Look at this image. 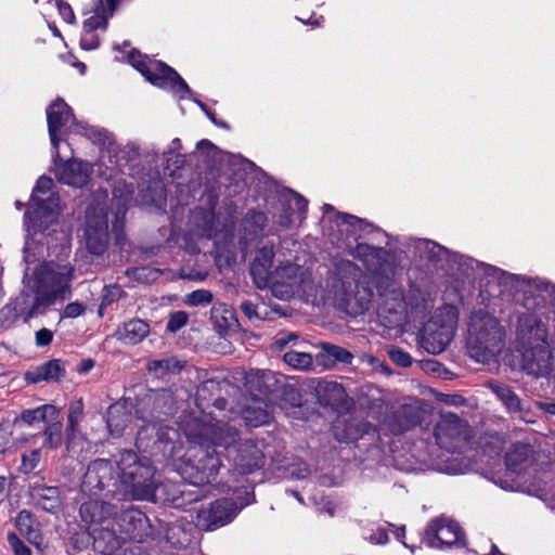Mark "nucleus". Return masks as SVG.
I'll use <instances>...</instances> for the list:
<instances>
[{
	"label": "nucleus",
	"instance_id": "obj_1",
	"mask_svg": "<svg viewBox=\"0 0 555 555\" xmlns=\"http://www.w3.org/2000/svg\"><path fill=\"white\" fill-rule=\"evenodd\" d=\"M98 474L105 498L124 492L134 500H146L153 492V468L142 463L134 451L124 450L116 463L99 459Z\"/></svg>",
	"mask_w": 555,
	"mask_h": 555
},
{
	"label": "nucleus",
	"instance_id": "obj_2",
	"mask_svg": "<svg viewBox=\"0 0 555 555\" xmlns=\"http://www.w3.org/2000/svg\"><path fill=\"white\" fill-rule=\"evenodd\" d=\"M196 441L198 447L193 448V456L197 460V465L185 459L176 462V472L182 479L180 485L176 483V502L180 498L183 501L196 502L201 496L198 488L209 483L222 466L221 452L217 451L210 439L204 435V425Z\"/></svg>",
	"mask_w": 555,
	"mask_h": 555
},
{
	"label": "nucleus",
	"instance_id": "obj_3",
	"mask_svg": "<svg viewBox=\"0 0 555 555\" xmlns=\"http://www.w3.org/2000/svg\"><path fill=\"white\" fill-rule=\"evenodd\" d=\"M517 340L521 344V369L535 378L552 371V352L547 345V328L534 313L518 317Z\"/></svg>",
	"mask_w": 555,
	"mask_h": 555
},
{
	"label": "nucleus",
	"instance_id": "obj_4",
	"mask_svg": "<svg viewBox=\"0 0 555 555\" xmlns=\"http://www.w3.org/2000/svg\"><path fill=\"white\" fill-rule=\"evenodd\" d=\"M204 435L210 439L216 450L224 448L227 457L232 461L234 468L240 474H250L263 466L264 455L257 442L253 439L236 442V429L223 421L204 425Z\"/></svg>",
	"mask_w": 555,
	"mask_h": 555
},
{
	"label": "nucleus",
	"instance_id": "obj_5",
	"mask_svg": "<svg viewBox=\"0 0 555 555\" xmlns=\"http://www.w3.org/2000/svg\"><path fill=\"white\" fill-rule=\"evenodd\" d=\"M244 499L237 495V502L221 499L210 503L208 507L186 511L189 516L181 517V519L188 521V527H182V531L189 537L179 540V543L181 545L190 543L191 537L194 538L197 530H215L231 522L244 506L254 502V493L247 490H244Z\"/></svg>",
	"mask_w": 555,
	"mask_h": 555
},
{
	"label": "nucleus",
	"instance_id": "obj_6",
	"mask_svg": "<svg viewBox=\"0 0 555 555\" xmlns=\"http://www.w3.org/2000/svg\"><path fill=\"white\" fill-rule=\"evenodd\" d=\"M504 331L499 321L489 314H475L468 327L467 349L470 358L487 363L500 353Z\"/></svg>",
	"mask_w": 555,
	"mask_h": 555
},
{
	"label": "nucleus",
	"instance_id": "obj_7",
	"mask_svg": "<svg viewBox=\"0 0 555 555\" xmlns=\"http://www.w3.org/2000/svg\"><path fill=\"white\" fill-rule=\"evenodd\" d=\"M312 284L311 272L308 268L293 262L278 266L266 281L274 297L287 300L296 295L306 294Z\"/></svg>",
	"mask_w": 555,
	"mask_h": 555
},
{
	"label": "nucleus",
	"instance_id": "obj_8",
	"mask_svg": "<svg viewBox=\"0 0 555 555\" xmlns=\"http://www.w3.org/2000/svg\"><path fill=\"white\" fill-rule=\"evenodd\" d=\"M456 323V311L453 307L444 306L439 309L424 325L420 336L421 346L428 353H441L452 340Z\"/></svg>",
	"mask_w": 555,
	"mask_h": 555
},
{
	"label": "nucleus",
	"instance_id": "obj_9",
	"mask_svg": "<svg viewBox=\"0 0 555 555\" xmlns=\"http://www.w3.org/2000/svg\"><path fill=\"white\" fill-rule=\"evenodd\" d=\"M470 428L456 414H441L435 428L437 444L449 452L460 451L470 438Z\"/></svg>",
	"mask_w": 555,
	"mask_h": 555
},
{
	"label": "nucleus",
	"instance_id": "obj_10",
	"mask_svg": "<svg viewBox=\"0 0 555 555\" xmlns=\"http://www.w3.org/2000/svg\"><path fill=\"white\" fill-rule=\"evenodd\" d=\"M372 297L370 288L359 285L356 280L343 281L336 286L334 304L345 313L357 317L370 308Z\"/></svg>",
	"mask_w": 555,
	"mask_h": 555
},
{
	"label": "nucleus",
	"instance_id": "obj_11",
	"mask_svg": "<svg viewBox=\"0 0 555 555\" xmlns=\"http://www.w3.org/2000/svg\"><path fill=\"white\" fill-rule=\"evenodd\" d=\"M83 236L91 254L100 256L105 253L108 244V223L107 215L102 208H87Z\"/></svg>",
	"mask_w": 555,
	"mask_h": 555
},
{
	"label": "nucleus",
	"instance_id": "obj_12",
	"mask_svg": "<svg viewBox=\"0 0 555 555\" xmlns=\"http://www.w3.org/2000/svg\"><path fill=\"white\" fill-rule=\"evenodd\" d=\"M130 64L146 78L147 81L159 88H173V68L167 64L152 60L138 50L128 54Z\"/></svg>",
	"mask_w": 555,
	"mask_h": 555
},
{
	"label": "nucleus",
	"instance_id": "obj_13",
	"mask_svg": "<svg viewBox=\"0 0 555 555\" xmlns=\"http://www.w3.org/2000/svg\"><path fill=\"white\" fill-rule=\"evenodd\" d=\"M463 532L456 521L448 517H438L430 521L425 529L423 541L429 547L441 548L462 542Z\"/></svg>",
	"mask_w": 555,
	"mask_h": 555
},
{
	"label": "nucleus",
	"instance_id": "obj_14",
	"mask_svg": "<svg viewBox=\"0 0 555 555\" xmlns=\"http://www.w3.org/2000/svg\"><path fill=\"white\" fill-rule=\"evenodd\" d=\"M512 284L515 285L517 292H524L525 295L532 297V302L529 297L525 298L524 306L528 310H535L544 305L547 300L555 306V285L550 284L538 279H528L511 274L508 275Z\"/></svg>",
	"mask_w": 555,
	"mask_h": 555
},
{
	"label": "nucleus",
	"instance_id": "obj_15",
	"mask_svg": "<svg viewBox=\"0 0 555 555\" xmlns=\"http://www.w3.org/2000/svg\"><path fill=\"white\" fill-rule=\"evenodd\" d=\"M70 120H75L73 109L63 99L57 98L47 107L48 131L51 144L55 150V158H60L61 139L59 135L66 129Z\"/></svg>",
	"mask_w": 555,
	"mask_h": 555
},
{
	"label": "nucleus",
	"instance_id": "obj_16",
	"mask_svg": "<svg viewBox=\"0 0 555 555\" xmlns=\"http://www.w3.org/2000/svg\"><path fill=\"white\" fill-rule=\"evenodd\" d=\"M113 518L118 524V529L126 542H142L150 534L149 518L137 508H128Z\"/></svg>",
	"mask_w": 555,
	"mask_h": 555
},
{
	"label": "nucleus",
	"instance_id": "obj_17",
	"mask_svg": "<svg viewBox=\"0 0 555 555\" xmlns=\"http://www.w3.org/2000/svg\"><path fill=\"white\" fill-rule=\"evenodd\" d=\"M28 496L37 508L56 514L61 511V490L55 486H47L36 479L28 483Z\"/></svg>",
	"mask_w": 555,
	"mask_h": 555
},
{
	"label": "nucleus",
	"instance_id": "obj_18",
	"mask_svg": "<svg viewBox=\"0 0 555 555\" xmlns=\"http://www.w3.org/2000/svg\"><path fill=\"white\" fill-rule=\"evenodd\" d=\"M117 525L118 524H116L113 518L108 520L107 524L93 529L92 538L94 551L102 555H113L126 543Z\"/></svg>",
	"mask_w": 555,
	"mask_h": 555
},
{
	"label": "nucleus",
	"instance_id": "obj_19",
	"mask_svg": "<svg viewBox=\"0 0 555 555\" xmlns=\"http://www.w3.org/2000/svg\"><path fill=\"white\" fill-rule=\"evenodd\" d=\"M244 380L251 397L268 399L280 389V380L275 373L268 370H250L245 373Z\"/></svg>",
	"mask_w": 555,
	"mask_h": 555
},
{
	"label": "nucleus",
	"instance_id": "obj_20",
	"mask_svg": "<svg viewBox=\"0 0 555 555\" xmlns=\"http://www.w3.org/2000/svg\"><path fill=\"white\" fill-rule=\"evenodd\" d=\"M92 173V166L82 160L70 159L56 165L55 177L59 182L74 186H85Z\"/></svg>",
	"mask_w": 555,
	"mask_h": 555
},
{
	"label": "nucleus",
	"instance_id": "obj_21",
	"mask_svg": "<svg viewBox=\"0 0 555 555\" xmlns=\"http://www.w3.org/2000/svg\"><path fill=\"white\" fill-rule=\"evenodd\" d=\"M374 430L375 427L372 424L357 420L352 416L339 417L333 425V434L335 439L338 442L345 443L357 441L364 435H369Z\"/></svg>",
	"mask_w": 555,
	"mask_h": 555
},
{
	"label": "nucleus",
	"instance_id": "obj_22",
	"mask_svg": "<svg viewBox=\"0 0 555 555\" xmlns=\"http://www.w3.org/2000/svg\"><path fill=\"white\" fill-rule=\"evenodd\" d=\"M79 515L87 525L103 526L116 515V506L104 501L89 500L80 505Z\"/></svg>",
	"mask_w": 555,
	"mask_h": 555
},
{
	"label": "nucleus",
	"instance_id": "obj_23",
	"mask_svg": "<svg viewBox=\"0 0 555 555\" xmlns=\"http://www.w3.org/2000/svg\"><path fill=\"white\" fill-rule=\"evenodd\" d=\"M66 374L64 362L60 359L49 360L24 374L28 384H38L40 382H60Z\"/></svg>",
	"mask_w": 555,
	"mask_h": 555
},
{
	"label": "nucleus",
	"instance_id": "obj_24",
	"mask_svg": "<svg viewBox=\"0 0 555 555\" xmlns=\"http://www.w3.org/2000/svg\"><path fill=\"white\" fill-rule=\"evenodd\" d=\"M25 217L28 218V231H31L34 234H43L56 222L57 211L43 201H40L36 204L33 211L25 214Z\"/></svg>",
	"mask_w": 555,
	"mask_h": 555
},
{
	"label": "nucleus",
	"instance_id": "obj_25",
	"mask_svg": "<svg viewBox=\"0 0 555 555\" xmlns=\"http://www.w3.org/2000/svg\"><path fill=\"white\" fill-rule=\"evenodd\" d=\"M389 253L383 247H374L369 244H358L354 249V257L358 258L367 270L372 272H384Z\"/></svg>",
	"mask_w": 555,
	"mask_h": 555
},
{
	"label": "nucleus",
	"instance_id": "obj_26",
	"mask_svg": "<svg viewBox=\"0 0 555 555\" xmlns=\"http://www.w3.org/2000/svg\"><path fill=\"white\" fill-rule=\"evenodd\" d=\"M242 418L250 427L268 424L271 420L269 399L251 397L242 411Z\"/></svg>",
	"mask_w": 555,
	"mask_h": 555
},
{
	"label": "nucleus",
	"instance_id": "obj_27",
	"mask_svg": "<svg viewBox=\"0 0 555 555\" xmlns=\"http://www.w3.org/2000/svg\"><path fill=\"white\" fill-rule=\"evenodd\" d=\"M486 387L496 396V398L504 405L507 413L522 417L525 408L522 405L521 399L508 385L489 380L486 383Z\"/></svg>",
	"mask_w": 555,
	"mask_h": 555
},
{
	"label": "nucleus",
	"instance_id": "obj_28",
	"mask_svg": "<svg viewBox=\"0 0 555 555\" xmlns=\"http://www.w3.org/2000/svg\"><path fill=\"white\" fill-rule=\"evenodd\" d=\"M49 304L48 299L36 296L31 307L26 310L25 308L18 307L20 301L17 299L14 304L4 306L0 311V315H3L10 323H13L18 317H23L24 322H28L30 319L43 313Z\"/></svg>",
	"mask_w": 555,
	"mask_h": 555
},
{
	"label": "nucleus",
	"instance_id": "obj_29",
	"mask_svg": "<svg viewBox=\"0 0 555 555\" xmlns=\"http://www.w3.org/2000/svg\"><path fill=\"white\" fill-rule=\"evenodd\" d=\"M120 0H95L94 14L83 22V30L95 31L105 30L108 25V18L113 16Z\"/></svg>",
	"mask_w": 555,
	"mask_h": 555
},
{
	"label": "nucleus",
	"instance_id": "obj_30",
	"mask_svg": "<svg viewBox=\"0 0 555 555\" xmlns=\"http://www.w3.org/2000/svg\"><path fill=\"white\" fill-rule=\"evenodd\" d=\"M412 243L414 254L421 260L437 264L451 256L449 249L430 240L413 238Z\"/></svg>",
	"mask_w": 555,
	"mask_h": 555
},
{
	"label": "nucleus",
	"instance_id": "obj_31",
	"mask_svg": "<svg viewBox=\"0 0 555 555\" xmlns=\"http://www.w3.org/2000/svg\"><path fill=\"white\" fill-rule=\"evenodd\" d=\"M150 333V325L141 319H131L124 322L117 330V339L127 345H138Z\"/></svg>",
	"mask_w": 555,
	"mask_h": 555
},
{
	"label": "nucleus",
	"instance_id": "obj_32",
	"mask_svg": "<svg viewBox=\"0 0 555 555\" xmlns=\"http://www.w3.org/2000/svg\"><path fill=\"white\" fill-rule=\"evenodd\" d=\"M274 253L272 247H262L258 250L255 260L250 266V274L255 284L259 288H263L266 281L271 275L270 268L272 266Z\"/></svg>",
	"mask_w": 555,
	"mask_h": 555
},
{
	"label": "nucleus",
	"instance_id": "obj_33",
	"mask_svg": "<svg viewBox=\"0 0 555 555\" xmlns=\"http://www.w3.org/2000/svg\"><path fill=\"white\" fill-rule=\"evenodd\" d=\"M60 409L53 404H42L34 409H25L15 418V424L36 426L39 423H48L49 418H57Z\"/></svg>",
	"mask_w": 555,
	"mask_h": 555
},
{
	"label": "nucleus",
	"instance_id": "obj_34",
	"mask_svg": "<svg viewBox=\"0 0 555 555\" xmlns=\"http://www.w3.org/2000/svg\"><path fill=\"white\" fill-rule=\"evenodd\" d=\"M315 392L322 405L337 406L344 402L346 397L343 385L333 380H319Z\"/></svg>",
	"mask_w": 555,
	"mask_h": 555
},
{
	"label": "nucleus",
	"instance_id": "obj_35",
	"mask_svg": "<svg viewBox=\"0 0 555 555\" xmlns=\"http://www.w3.org/2000/svg\"><path fill=\"white\" fill-rule=\"evenodd\" d=\"M210 319L215 330L223 336L229 330L237 326V319L231 307L225 304H215L210 310Z\"/></svg>",
	"mask_w": 555,
	"mask_h": 555
},
{
	"label": "nucleus",
	"instance_id": "obj_36",
	"mask_svg": "<svg viewBox=\"0 0 555 555\" xmlns=\"http://www.w3.org/2000/svg\"><path fill=\"white\" fill-rule=\"evenodd\" d=\"M532 455V449L526 443H515L512 446L505 456L507 470L512 474L521 473L529 464Z\"/></svg>",
	"mask_w": 555,
	"mask_h": 555
},
{
	"label": "nucleus",
	"instance_id": "obj_37",
	"mask_svg": "<svg viewBox=\"0 0 555 555\" xmlns=\"http://www.w3.org/2000/svg\"><path fill=\"white\" fill-rule=\"evenodd\" d=\"M428 297L427 292L411 284L406 296H403L400 292L393 291L395 305L390 308V311L395 313L402 312L408 305L412 308H420L426 304Z\"/></svg>",
	"mask_w": 555,
	"mask_h": 555
},
{
	"label": "nucleus",
	"instance_id": "obj_38",
	"mask_svg": "<svg viewBox=\"0 0 555 555\" xmlns=\"http://www.w3.org/2000/svg\"><path fill=\"white\" fill-rule=\"evenodd\" d=\"M130 422V414L127 412L124 405L119 403L111 404L106 413V425L109 434L113 437L122 436L125 429Z\"/></svg>",
	"mask_w": 555,
	"mask_h": 555
},
{
	"label": "nucleus",
	"instance_id": "obj_39",
	"mask_svg": "<svg viewBox=\"0 0 555 555\" xmlns=\"http://www.w3.org/2000/svg\"><path fill=\"white\" fill-rule=\"evenodd\" d=\"M42 436V444L44 448L55 450L62 446L63 422L61 418V413L57 415V418H49L48 423H46Z\"/></svg>",
	"mask_w": 555,
	"mask_h": 555
},
{
	"label": "nucleus",
	"instance_id": "obj_40",
	"mask_svg": "<svg viewBox=\"0 0 555 555\" xmlns=\"http://www.w3.org/2000/svg\"><path fill=\"white\" fill-rule=\"evenodd\" d=\"M81 491L86 494L99 495L101 493V479L98 474V460L88 465L81 482Z\"/></svg>",
	"mask_w": 555,
	"mask_h": 555
},
{
	"label": "nucleus",
	"instance_id": "obj_41",
	"mask_svg": "<svg viewBox=\"0 0 555 555\" xmlns=\"http://www.w3.org/2000/svg\"><path fill=\"white\" fill-rule=\"evenodd\" d=\"M81 491L86 494L99 495L101 493V479L98 474V460L88 465L81 482Z\"/></svg>",
	"mask_w": 555,
	"mask_h": 555
},
{
	"label": "nucleus",
	"instance_id": "obj_42",
	"mask_svg": "<svg viewBox=\"0 0 555 555\" xmlns=\"http://www.w3.org/2000/svg\"><path fill=\"white\" fill-rule=\"evenodd\" d=\"M268 223V217L263 211L249 210L244 219V229L253 235L263 232Z\"/></svg>",
	"mask_w": 555,
	"mask_h": 555
},
{
	"label": "nucleus",
	"instance_id": "obj_43",
	"mask_svg": "<svg viewBox=\"0 0 555 555\" xmlns=\"http://www.w3.org/2000/svg\"><path fill=\"white\" fill-rule=\"evenodd\" d=\"M153 429L156 430L155 444L157 448L163 447L164 454L168 455L169 457L173 455V444L171 443L170 437L171 427L168 425L154 424Z\"/></svg>",
	"mask_w": 555,
	"mask_h": 555
},
{
	"label": "nucleus",
	"instance_id": "obj_44",
	"mask_svg": "<svg viewBox=\"0 0 555 555\" xmlns=\"http://www.w3.org/2000/svg\"><path fill=\"white\" fill-rule=\"evenodd\" d=\"M283 359L286 364L296 370L306 371L309 370L312 365V357L308 352L289 350L284 353Z\"/></svg>",
	"mask_w": 555,
	"mask_h": 555
},
{
	"label": "nucleus",
	"instance_id": "obj_45",
	"mask_svg": "<svg viewBox=\"0 0 555 555\" xmlns=\"http://www.w3.org/2000/svg\"><path fill=\"white\" fill-rule=\"evenodd\" d=\"M64 435L65 446L68 452L75 451L85 441V437L80 429V424L66 423Z\"/></svg>",
	"mask_w": 555,
	"mask_h": 555
},
{
	"label": "nucleus",
	"instance_id": "obj_46",
	"mask_svg": "<svg viewBox=\"0 0 555 555\" xmlns=\"http://www.w3.org/2000/svg\"><path fill=\"white\" fill-rule=\"evenodd\" d=\"M398 417L404 418V422L399 425V428L395 430V433L405 431L421 422L420 412L410 405L402 406L398 412Z\"/></svg>",
	"mask_w": 555,
	"mask_h": 555
},
{
	"label": "nucleus",
	"instance_id": "obj_47",
	"mask_svg": "<svg viewBox=\"0 0 555 555\" xmlns=\"http://www.w3.org/2000/svg\"><path fill=\"white\" fill-rule=\"evenodd\" d=\"M74 269L67 264L57 266L56 270L51 271L52 281L55 283L56 291H63L69 286L73 280Z\"/></svg>",
	"mask_w": 555,
	"mask_h": 555
},
{
	"label": "nucleus",
	"instance_id": "obj_48",
	"mask_svg": "<svg viewBox=\"0 0 555 555\" xmlns=\"http://www.w3.org/2000/svg\"><path fill=\"white\" fill-rule=\"evenodd\" d=\"M149 372L153 373L158 378H164L170 374L171 361L169 359L152 360L146 364Z\"/></svg>",
	"mask_w": 555,
	"mask_h": 555
},
{
	"label": "nucleus",
	"instance_id": "obj_49",
	"mask_svg": "<svg viewBox=\"0 0 555 555\" xmlns=\"http://www.w3.org/2000/svg\"><path fill=\"white\" fill-rule=\"evenodd\" d=\"M85 417L83 401L81 398L73 400L68 404L67 423L80 424Z\"/></svg>",
	"mask_w": 555,
	"mask_h": 555
},
{
	"label": "nucleus",
	"instance_id": "obj_50",
	"mask_svg": "<svg viewBox=\"0 0 555 555\" xmlns=\"http://www.w3.org/2000/svg\"><path fill=\"white\" fill-rule=\"evenodd\" d=\"M212 300V294L206 289H197L185 296L184 302L189 306H199L209 304Z\"/></svg>",
	"mask_w": 555,
	"mask_h": 555
},
{
	"label": "nucleus",
	"instance_id": "obj_51",
	"mask_svg": "<svg viewBox=\"0 0 555 555\" xmlns=\"http://www.w3.org/2000/svg\"><path fill=\"white\" fill-rule=\"evenodd\" d=\"M7 540L14 555H31V550L15 532H9Z\"/></svg>",
	"mask_w": 555,
	"mask_h": 555
},
{
	"label": "nucleus",
	"instance_id": "obj_52",
	"mask_svg": "<svg viewBox=\"0 0 555 555\" xmlns=\"http://www.w3.org/2000/svg\"><path fill=\"white\" fill-rule=\"evenodd\" d=\"M324 350L336 361H339L343 363H350L353 358L351 352H349L347 349L339 347V346L326 344V345H324Z\"/></svg>",
	"mask_w": 555,
	"mask_h": 555
},
{
	"label": "nucleus",
	"instance_id": "obj_53",
	"mask_svg": "<svg viewBox=\"0 0 555 555\" xmlns=\"http://www.w3.org/2000/svg\"><path fill=\"white\" fill-rule=\"evenodd\" d=\"M40 461V451L34 450L29 454H24L22 456L21 472L23 474L31 473L39 464Z\"/></svg>",
	"mask_w": 555,
	"mask_h": 555
},
{
	"label": "nucleus",
	"instance_id": "obj_54",
	"mask_svg": "<svg viewBox=\"0 0 555 555\" xmlns=\"http://www.w3.org/2000/svg\"><path fill=\"white\" fill-rule=\"evenodd\" d=\"M388 356L390 360L399 366L408 367L412 364V358L410 353L404 350L392 347L388 350Z\"/></svg>",
	"mask_w": 555,
	"mask_h": 555
},
{
	"label": "nucleus",
	"instance_id": "obj_55",
	"mask_svg": "<svg viewBox=\"0 0 555 555\" xmlns=\"http://www.w3.org/2000/svg\"><path fill=\"white\" fill-rule=\"evenodd\" d=\"M278 392H281L282 396L287 398L291 401V404L296 406L300 404V395L299 391L292 385L280 384V389Z\"/></svg>",
	"mask_w": 555,
	"mask_h": 555
},
{
	"label": "nucleus",
	"instance_id": "obj_56",
	"mask_svg": "<svg viewBox=\"0 0 555 555\" xmlns=\"http://www.w3.org/2000/svg\"><path fill=\"white\" fill-rule=\"evenodd\" d=\"M33 515L30 512L23 509L17 514L16 517V527L20 530L21 533H23L26 530H29L33 527Z\"/></svg>",
	"mask_w": 555,
	"mask_h": 555
},
{
	"label": "nucleus",
	"instance_id": "obj_57",
	"mask_svg": "<svg viewBox=\"0 0 555 555\" xmlns=\"http://www.w3.org/2000/svg\"><path fill=\"white\" fill-rule=\"evenodd\" d=\"M80 46L85 50H93L100 46V39L94 31L83 30L80 38Z\"/></svg>",
	"mask_w": 555,
	"mask_h": 555
},
{
	"label": "nucleus",
	"instance_id": "obj_58",
	"mask_svg": "<svg viewBox=\"0 0 555 555\" xmlns=\"http://www.w3.org/2000/svg\"><path fill=\"white\" fill-rule=\"evenodd\" d=\"M365 539L373 544H386L389 540L388 533L383 527H377L375 530L372 529V533L365 534Z\"/></svg>",
	"mask_w": 555,
	"mask_h": 555
},
{
	"label": "nucleus",
	"instance_id": "obj_59",
	"mask_svg": "<svg viewBox=\"0 0 555 555\" xmlns=\"http://www.w3.org/2000/svg\"><path fill=\"white\" fill-rule=\"evenodd\" d=\"M56 7L60 15L66 23L72 24L75 22L74 11L67 2H65L64 0H56Z\"/></svg>",
	"mask_w": 555,
	"mask_h": 555
},
{
	"label": "nucleus",
	"instance_id": "obj_60",
	"mask_svg": "<svg viewBox=\"0 0 555 555\" xmlns=\"http://www.w3.org/2000/svg\"><path fill=\"white\" fill-rule=\"evenodd\" d=\"M53 340L52 331L43 327L36 332L35 341L38 347L49 346Z\"/></svg>",
	"mask_w": 555,
	"mask_h": 555
},
{
	"label": "nucleus",
	"instance_id": "obj_61",
	"mask_svg": "<svg viewBox=\"0 0 555 555\" xmlns=\"http://www.w3.org/2000/svg\"><path fill=\"white\" fill-rule=\"evenodd\" d=\"M241 311L248 320H259L260 315L257 311V306L250 300H244L240 305Z\"/></svg>",
	"mask_w": 555,
	"mask_h": 555
},
{
	"label": "nucleus",
	"instance_id": "obj_62",
	"mask_svg": "<svg viewBox=\"0 0 555 555\" xmlns=\"http://www.w3.org/2000/svg\"><path fill=\"white\" fill-rule=\"evenodd\" d=\"M86 308L82 304L78 301L69 302L63 312L65 318H77L85 312Z\"/></svg>",
	"mask_w": 555,
	"mask_h": 555
},
{
	"label": "nucleus",
	"instance_id": "obj_63",
	"mask_svg": "<svg viewBox=\"0 0 555 555\" xmlns=\"http://www.w3.org/2000/svg\"><path fill=\"white\" fill-rule=\"evenodd\" d=\"M22 534L27 539V541L30 544H33L37 548H41L43 538L38 529L31 528L29 530L24 531Z\"/></svg>",
	"mask_w": 555,
	"mask_h": 555
},
{
	"label": "nucleus",
	"instance_id": "obj_64",
	"mask_svg": "<svg viewBox=\"0 0 555 555\" xmlns=\"http://www.w3.org/2000/svg\"><path fill=\"white\" fill-rule=\"evenodd\" d=\"M80 127L82 129V134L86 135L88 139L92 140L95 143L103 142V132L101 130L88 125H80Z\"/></svg>",
	"mask_w": 555,
	"mask_h": 555
}]
</instances>
